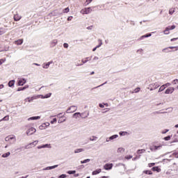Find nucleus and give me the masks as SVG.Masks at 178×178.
I'll return each mask as SVG.
<instances>
[{"instance_id": "1", "label": "nucleus", "mask_w": 178, "mask_h": 178, "mask_svg": "<svg viewBox=\"0 0 178 178\" xmlns=\"http://www.w3.org/2000/svg\"><path fill=\"white\" fill-rule=\"evenodd\" d=\"M76 115H79V118H81L82 119H86V118H88V115H90L88 113L84 112V113H75L73 114V116H76Z\"/></svg>"}, {"instance_id": "2", "label": "nucleus", "mask_w": 178, "mask_h": 178, "mask_svg": "<svg viewBox=\"0 0 178 178\" xmlns=\"http://www.w3.org/2000/svg\"><path fill=\"white\" fill-rule=\"evenodd\" d=\"M38 144V140H35L33 143H29V145L25 146V149H30V148H33V147H35Z\"/></svg>"}, {"instance_id": "3", "label": "nucleus", "mask_w": 178, "mask_h": 178, "mask_svg": "<svg viewBox=\"0 0 178 178\" xmlns=\"http://www.w3.org/2000/svg\"><path fill=\"white\" fill-rule=\"evenodd\" d=\"M37 131V129L34 127H31L26 131V136H33V133H35Z\"/></svg>"}, {"instance_id": "4", "label": "nucleus", "mask_w": 178, "mask_h": 178, "mask_svg": "<svg viewBox=\"0 0 178 178\" xmlns=\"http://www.w3.org/2000/svg\"><path fill=\"white\" fill-rule=\"evenodd\" d=\"M175 29H176V26L175 25H172L171 26H168L165 28V30L163 31V34H165L166 35H168L169 33H166V31H169L170 30H175Z\"/></svg>"}, {"instance_id": "5", "label": "nucleus", "mask_w": 178, "mask_h": 178, "mask_svg": "<svg viewBox=\"0 0 178 178\" xmlns=\"http://www.w3.org/2000/svg\"><path fill=\"white\" fill-rule=\"evenodd\" d=\"M175 91V88L173 87H169L165 91V94H173V92Z\"/></svg>"}, {"instance_id": "6", "label": "nucleus", "mask_w": 178, "mask_h": 178, "mask_svg": "<svg viewBox=\"0 0 178 178\" xmlns=\"http://www.w3.org/2000/svg\"><path fill=\"white\" fill-rule=\"evenodd\" d=\"M26 83H27V81L24 78L19 79L18 80V86H24V84H26Z\"/></svg>"}, {"instance_id": "7", "label": "nucleus", "mask_w": 178, "mask_h": 178, "mask_svg": "<svg viewBox=\"0 0 178 178\" xmlns=\"http://www.w3.org/2000/svg\"><path fill=\"white\" fill-rule=\"evenodd\" d=\"M112 168H113V163H106V165H104V168L105 169V170H111V169H112Z\"/></svg>"}, {"instance_id": "8", "label": "nucleus", "mask_w": 178, "mask_h": 178, "mask_svg": "<svg viewBox=\"0 0 178 178\" xmlns=\"http://www.w3.org/2000/svg\"><path fill=\"white\" fill-rule=\"evenodd\" d=\"M38 98H40V96H33L32 97H27L28 99V102H33V101H34V99H38Z\"/></svg>"}, {"instance_id": "9", "label": "nucleus", "mask_w": 178, "mask_h": 178, "mask_svg": "<svg viewBox=\"0 0 178 178\" xmlns=\"http://www.w3.org/2000/svg\"><path fill=\"white\" fill-rule=\"evenodd\" d=\"M56 168H58V165L47 167L44 168L43 170H52V169H55Z\"/></svg>"}, {"instance_id": "10", "label": "nucleus", "mask_w": 178, "mask_h": 178, "mask_svg": "<svg viewBox=\"0 0 178 178\" xmlns=\"http://www.w3.org/2000/svg\"><path fill=\"white\" fill-rule=\"evenodd\" d=\"M92 12V8L89 7V8H85L86 15H88V13H91Z\"/></svg>"}, {"instance_id": "11", "label": "nucleus", "mask_w": 178, "mask_h": 178, "mask_svg": "<svg viewBox=\"0 0 178 178\" xmlns=\"http://www.w3.org/2000/svg\"><path fill=\"white\" fill-rule=\"evenodd\" d=\"M162 147V145H159V146H154L153 147H151L150 149L151 151H157V149H161V148Z\"/></svg>"}, {"instance_id": "12", "label": "nucleus", "mask_w": 178, "mask_h": 178, "mask_svg": "<svg viewBox=\"0 0 178 178\" xmlns=\"http://www.w3.org/2000/svg\"><path fill=\"white\" fill-rule=\"evenodd\" d=\"M41 119V117L40 116H34V117H31L29 118H28V120H38Z\"/></svg>"}, {"instance_id": "13", "label": "nucleus", "mask_w": 178, "mask_h": 178, "mask_svg": "<svg viewBox=\"0 0 178 178\" xmlns=\"http://www.w3.org/2000/svg\"><path fill=\"white\" fill-rule=\"evenodd\" d=\"M51 95H52V93H48V94L45 95L44 96L39 95V97H40L42 99H44V98H50Z\"/></svg>"}, {"instance_id": "14", "label": "nucleus", "mask_w": 178, "mask_h": 178, "mask_svg": "<svg viewBox=\"0 0 178 178\" xmlns=\"http://www.w3.org/2000/svg\"><path fill=\"white\" fill-rule=\"evenodd\" d=\"M48 127V126H49V122H45V123H44V124H42V125H40V127H39V129H40V130H42V129H44V127Z\"/></svg>"}, {"instance_id": "15", "label": "nucleus", "mask_w": 178, "mask_h": 178, "mask_svg": "<svg viewBox=\"0 0 178 178\" xmlns=\"http://www.w3.org/2000/svg\"><path fill=\"white\" fill-rule=\"evenodd\" d=\"M8 31V29L4 28H0V35H3V34H5Z\"/></svg>"}, {"instance_id": "16", "label": "nucleus", "mask_w": 178, "mask_h": 178, "mask_svg": "<svg viewBox=\"0 0 178 178\" xmlns=\"http://www.w3.org/2000/svg\"><path fill=\"white\" fill-rule=\"evenodd\" d=\"M22 19V17L19 16V15L16 14L14 15V20L15 22H19Z\"/></svg>"}, {"instance_id": "17", "label": "nucleus", "mask_w": 178, "mask_h": 178, "mask_svg": "<svg viewBox=\"0 0 178 178\" xmlns=\"http://www.w3.org/2000/svg\"><path fill=\"white\" fill-rule=\"evenodd\" d=\"M152 170H153V172H157L159 173V172H161V168H159V167H153Z\"/></svg>"}, {"instance_id": "18", "label": "nucleus", "mask_w": 178, "mask_h": 178, "mask_svg": "<svg viewBox=\"0 0 178 178\" xmlns=\"http://www.w3.org/2000/svg\"><path fill=\"white\" fill-rule=\"evenodd\" d=\"M51 63H53L52 61L48 62L44 65H43V69H48V67H49V65H51Z\"/></svg>"}, {"instance_id": "19", "label": "nucleus", "mask_w": 178, "mask_h": 178, "mask_svg": "<svg viewBox=\"0 0 178 178\" xmlns=\"http://www.w3.org/2000/svg\"><path fill=\"white\" fill-rule=\"evenodd\" d=\"M77 111V106H71V113L76 112Z\"/></svg>"}, {"instance_id": "20", "label": "nucleus", "mask_w": 178, "mask_h": 178, "mask_svg": "<svg viewBox=\"0 0 178 178\" xmlns=\"http://www.w3.org/2000/svg\"><path fill=\"white\" fill-rule=\"evenodd\" d=\"M15 42L16 45H22V44H23V39L17 40Z\"/></svg>"}, {"instance_id": "21", "label": "nucleus", "mask_w": 178, "mask_h": 178, "mask_svg": "<svg viewBox=\"0 0 178 178\" xmlns=\"http://www.w3.org/2000/svg\"><path fill=\"white\" fill-rule=\"evenodd\" d=\"M51 15L52 16H59V15H60V13L58 12V10H56L51 13Z\"/></svg>"}, {"instance_id": "22", "label": "nucleus", "mask_w": 178, "mask_h": 178, "mask_svg": "<svg viewBox=\"0 0 178 178\" xmlns=\"http://www.w3.org/2000/svg\"><path fill=\"white\" fill-rule=\"evenodd\" d=\"M150 87H152L154 90H156L159 87L158 83H152L150 84Z\"/></svg>"}, {"instance_id": "23", "label": "nucleus", "mask_w": 178, "mask_h": 178, "mask_svg": "<svg viewBox=\"0 0 178 178\" xmlns=\"http://www.w3.org/2000/svg\"><path fill=\"white\" fill-rule=\"evenodd\" d=\"M118 137H119V135L115 134V135H113V136H110L109 140H111V141H112V140L118 138Z\"/></svg>"}, {"instance_id": "24", "label": "nucleus", "mask_w": 178, "mask_h": 178, "mask_svg": "<svg viewBox=\"0 0 178 178\" xmlns=\"http://www.w3.org/2000/svg\"><path fill=\"white\" fill-rule=\"evenodd\" d=\"M101 171H102L101 169H97V170L93 171V172H92V175H99V173H101Z\"/></svg>"}, {"instance_id": "25", "label": "nucleus", "mask_w": 178, "mask_h": 178, "mask_svg": "<svg viewBox=\"0 0 178 178\" xmlns=\"http://www.w3.org/2000/svg\"><path fill=\"white\" fill-rule=\"evenodd\" d=\"M162 52H165V54H168V52H172V51L169 47H166L162 49Z\"/></svg>"}, {"instance_id": "26", "label": "nucleus", "mask_w": 178, "mask_h": 178, "mask_svg": "<svg viewBox=\"0 0 178 178\" xmlns=\"http://www.w3.org/2000/svg\"><path fill=\"white\" fill-rule=\"evenodd\" d=\"M176 12V8H172L169 10V15H173Z\"/></svg>"}, {"instance_id": "27", "label": "nucleus", "mask_w": 178, "mask_h": 178, "mask_svg": "<svg viewBox=\"0 0 178 178\" xmlns=\"http://www.w3.org/2000/svg\"><path fill=\"white\" fill-rule=\"evenodd\" d=\"M58 44V40H53L51 42V47H55Z\"/></svg>"}, {"instance_id": "28", "label": "nucleus", "mask_w": 178, "mask_h": 178, "mask_svg": "<svg viewBox=\"0 0 178 178\" xmlns=\"http://www.w3.org/2000/svg\"><path fill=\"white\" fill-rule=\"evenodd\" d=\"M90 141H97V140H98V137L95 136H92V137H90L89 138Z\"/></svg>"}, {"instance_id": "29", "label": "nucleus", "mask_w": 178, "mask_h": 178, "mask_svg": "<svg viewBox=\"0 0 178 178\" xmlns=\"http://www.w3.org/2000/svg\"><path fill=\"white\" fill-rule=\"evenodd\" d=\"M15 86V80H11L8 82V87H13Z\"/></svg>"}, {"instance_id": "30", "label": "nucleus", "mask_w": 178, "mask_h": 178, "mask_svg": "<svg viewBox=\"0 0 178 178\" xmlns=\"http://www.w3.org/2000/svg\"><path fill=\"white\" fill-rule=\"evenodd\" d=\"M79 152H84V149H76L74 150V154H79Z\"/></svg>"}, {"instance_id": "31", "label": "nucleus", "mask_w": 178, "mask_h": 178, "mask_svg": "<svg viewBox=\"0 0 178 178\" xmlns=\"http://www.w3.org/2000/svg\"><path fill=\"white\" fill-rule=\"evenodd\" d=\"M10 155V152H7V153H5L3 154H2V158H8V156H9Z\"/></svg>"}, {"instance_id": "32", "label": "nucleus", "mask_w": 178, "mask_h": 178, "mask_svg": "<svg viewBox=\"0 0 178 178\" xmlns=\"http://www.w3.org/2000/svg\"><path fill=\"white\" fill-rule=\"evenodd\" d=\"M143 173H145V175H152V171H151V170H145V171H143Z\"/></svg>"}, {"instance_id": "33", "label": "nucleus", "mask_w": 178, "mask_h": 178, "mask_svg": "<svg viewBox=\"0 0 178 178\" xmlns=\"http://www.w3.org/2000/svg\"><path fill=\"white\" fill-rule=\"evenodd\" d=\"M165 88H166V87H165V86H161L160 87V88L159 89V92H161V91H163V90H165Z\"/></svg>"}, {"instance_id": "34", "label": "nucleus", "mask_w": 178, "mask_h": 178, "mask_svg": "<svg viewBox=\"0 0 178 178\" xmlns=\"http://www.w3.org/2000/svg\"><path fill=\"white\" fill-rule=\"evenodd\" d=\"M68 175H74L76 173V170H69L67 172Z\"/></svg>"}, {"instance_id": "35", "label": "nucleus", "mask_w": 178, "mask_h": 178, "mask_svg": "<svg viewBox=\"0 0 178 178\" xmlns=\"http://www.w3.org/2000/svg\"><path fill=\"white\" fill-rule=\"evenodd\" d=\"M106 83H108L107 81L104 82V83L101 84L100 86H98L97 87H95L93 88H92V90H95V88H98L99 87H102V86H105V84H106Z\"/></svg>"}, {"instance_id": "36", "label": "nucleus", "mask_w": 178, "mask_h": 178, "mask_svg": "<svg viewBox=\"0 0 178 178\" xmlns=\"http://www.w3.org/2000/svg\"><path fill=\"white\" fill-rule=\"evenodd\" d=\"M90 161H91L90 159H85L83 161H81V163H88V162H90Z\"/></svg>"}, {"instance_id": "37", "label": "nucleus", "mask_w": 178, "mask_h": 178, "mask_svg": "<svg viewBox=\"0 0 178 178\" xmlns=\"http://www.w3.org/2000/svg\"><path fill=\"white\" fill-rule=\"evenodd\" d=\"M143 152H145V149H138L137 151V154H143Z\"/></svg>"}, {"instance_id": "38", "label": "nucleus", "mask_w": 178, "mask_h": 178, "mask_svg": "<svg viewBox=\"0 0 178 178\" xmlns=\"http://www.w3.org/2000/svg\"><path fill=\"white\" fill-rule=\"evenodd\" d=\"M120 136H126L127 134V131H120L119 132Z\"/></svg>"}, {"instance_id": "39", "label": "nucleus", "mask_w": 178, "mask_h": 178, "mask_svg": "<svg viewBox=\"0 0 178 178\" xmlns=\"http://www.w3.org/2000/svg\"><path fill=\"white\" fill-rule=\"evenodd\" d=\"M69 10H70V9L67 7L63 10V13H69Z\"/></svg>"}, {"instance_id": "40", "label": "nucleus", "mask_w": 178, "mask_h": 178, "mask_svg": "<svg viewBox=\"0 0 178 178\" xmlns=\"http://www.w3.org/2000/svg\"><path fill=\"white\" fill-rule=\"evenodd\" d=\"M66 113H72V106L69 107L66 111Z\"/></svg>"}, {"instance_id": "41", "label": "nucleus", "mask_w": 178, "mask_h": 178, "mask_svg": "<svg viewBox=\"0 0 178 178\" xmlns=\"http://www.w3.org/2000/svg\"><path fill=\"white\" fill-rule=\"evenodd\" d=\"M98 41H99V45L96 46V47L99 48L101 45H102V40H99Z\"/></svg>"}, {"instance_id": "42", "label": "nucleus", "mask_w": 178, "mask_h": 178, "mask_svg": "<svg viewBox=\"0 0 178 178\" xmlns=\"http://www.w3.org/2000/svg\"><path fill=\"white\" fill-rule=\"evenodd\" d=\"M98 41H99V45L96 46V47L99 48L101 45H102V40H99Z\"/></svg>"}, {"instance_id": "43", "label": "nucleus", "mask_w": 178, "mask_h": 178, "mask_svg": "<svg viewBox=\"0 0 178 178\" xmlns=\"http://www.w3.org/2000/svg\"><path fill=\"white\" fill-rule=\"evenodd\" d=\"M170 49H175L174 51H178V47H169Z\"/></svg>"}, {"instance_id": "44", "label": "nucleus", "mask_w": 178, "mask_h": 178, "mask_svg": "<svg viewBox=\"0 0 178 178\" xmlns=\"http://www.w3.org/2000/svg\"><path fill=\"white\" fill-rule=\"evenodd\" d=\"M165 141H169L170 140V136H168L166 137H164Z\"/></svg>"}, {"instance_id": "45", "label": "nucleus", "mask_w": 178, "mask_h": 178, "mask_svg": "<svg viewBox=\"0 0 178 178\" xmlns=\"http://www.w3.org/2000/svg\"><path fill=\"white\" fill-rule=\"evenodd\" d=\"M172 156H175V158H178V152H174L172 153Z\"/></svg>"}, {"instance_id": "46", "label": "nucleus", "mask_w": 178, "mask_h": 178, "mask_svg": "<svg viewBox=\"0 0 178 178\" xmlns=\"http://www.w3.org/2000/svg\"><path fill=\"white\" fill-rule=\"evenodd\" d=\"M145 35V38H148V37H151L152 35L151 33H147Z\"/></svg>"}, {"instance_id": "47", "label": "nucleus", "mask_w": 178, "mask_h": 178, "mask_svg": "<svg viewBox=\"0 0 178 178\" xmlns=\"http://www.w3.org/2000/svg\"><path fill=\"white\" fill-rule=\"evenodd\" d=\"M163 86H164V87H165V88H166V87H170V86H172V83H165V84H164V85H163Z\"/></svg>"}, {"instance_id": "48", "label": "nucleus", "mask_w": 178, "mask_h": 178, "mask_svg": "<svg viewBox=\"0 0 178 178\" xmlns=\"http://www.w3.org/2000/svg\"><path fill=\"white\" fill-rule=\"evenodd\" d=\"M149 168H152V166H155V163H150L148 164Z\"/></svg>"}, {"instance_id": "49", "label": "nucleus", "mask_w": 178, "mask_h": 178, "mask_svg": "<svg viewBox=\"0 0 178 178\" xmlns=\"http://www.w3.org/2000/svg\"><path fill=\"white\" fill-rule=\"evenodd\" d=\"M168 131H169V129H165V130L162 131L161 134H166V133H168Z\"/></svg>"}, {"instance_id": "50", "label": "nucleus", "mask_w": 178, "mask_h": 178, "mask_svg": "<svg viewBox=\"0 0 178 178\" xmlns=\"http://www.w3.org/2000/svg\"><path fill=\"white\" fill-rule=\"evenodd\" d=\"M88 61V57L86 58V60H82L81 62L83 64L84 63H87V62Z\"/></svg>"}, {"instance_id": "51", "label": "nucleus", "mask_w": 178, "mask_h": 178, "mask_svg": "<svg viewBox=\"0 0 178 178\" xmlns=\"http://www.w3.org/2000/svg\"><path fill=\"white\" fill-rule=\"evenodd\" d=\"M177 83H178V79H174V80L172 81V84H173V85L176 84Z\"/></svg>"}, {"instance_id": "52", "label": "nucleus", "mask_w": 178, "mask_h": 178, "mask_svg": "<svg viewBox=\"0 0 178 178\" xmlns=\"http://www.w3.org/2000/svg\"><path fill=\"white\" fill-rule=\"evenodd\" d=\"M25 88H18V89L17 90V91H24Z\"/></svg>"}, {"instance_id": "53", "label": "nucleus", "mask_w": 178, "mask_h": 178, "mask_svg": "<svg viewBox=\"0 0 178 178\" xmlns=\"http://www.w3.org/2000/svg\"><path fill=\"white\" fill-rule=\"evenodd\" d=\"M144 38H145V36L143 35L138 39V41H141V40H144Z\"/></svg>"}, {"instance_id": "54", "label": "nucleus", "mask_w": 178, "mask_h": 178, "mask_svg": "<svg viewBox=\"0 0 178 178\" xmlns=\"http://www.w3.org/2000/svg\"><path fill=\"white\" fill-rule=\"evenodd\" d=\"M56 118H54L53 119V120H51V122H50V123L51 124H54V123H55V122H56Z\"/></svg>"}, {"instance_id": "55", "label": "nucleus", "mask_w": 178, "mask_h": 178, "mask_svg": "<svg viewBox=\"0 0 178 178\" xmlns=\"http://www.w3.org/2000/svg\"><path fill=\"white\" fill-rule=\"evenodd\" d=\"M50 145L49 144H46V145H43V147L44 148H51V147H49Z\"/></svg>"}, {"instance_id": "56", "label": "nucleus", "mask_w": 178, "mask_h": 178, "mask_svg": "<svg viewBox=\"0 0 178 178\" xmlns=\"http://www.w3.org/2000/svg\"><path fill=\"white\" fill-rule=\"evenodd\" d=\"M65 177H67V176H66V175H65V174H63V175H60V176L58 177V178H65Z\"/></svg>"}, {"instance_id": "57", "label": "nucleus", "mask_w": 178, "mask_h": 178, "mask_svg": "<svg viewBox=\"0 0 178 178\" xmlns=\"http://www.w3.org/2000/svg\"><path fill=\"white\" fill-rule=\"evenodd\" d=\"M63 47H64V48H69V44H67V43H64V44H63Z\"/></svg>"}, {"instance_id": "58", "label": "nucleus", "mask_w": 178, "mask_h": 178, "mask_svg": "<svg viewBox=\"0 0 178 178\" xmlns=\"http://www.w3.org/2000/svg\"><path fill=\"white\" fill-rule=\"evenodd\" d=\"M126 159H131V158H133V156L129 155V156H125Z\"/></svg>"}, {"instance_id": "59", "label": "nucleus", "mask_w": 178, "mask_h": 178, "mask_svg": "<svg viewBox=\"0 0 178 178\" xmlns=\"http://www.w3.org/2000/svg\"><path fill=\"white\" fill-rule=\"evenodd\" d=\"M118 151V152H122V151H124V149H123L122 147H119Z\"/></svg>"}, {"instance_id": "60", "label": "nucleus", "mask_w": 178, "mask_h": 178, "mask_svg": "<svg viewBox=\"0 0 178 178\" xmlns=\"http://www.w3.org/2000/svg\"><path fill=\"white\" fill-rule=\"evenodd\" d=\"M72 19H73V16H70L67 18L68 22H72Z\"/></svg>"}, {"instance_id": "61", "label": "nucleus", "mask_w": 178, "mask_h": 178, "mask_svg": "<svg viewBox=\"0 0 178 178\" xmlns=\"http://www.w3.org/2000/svg\"><path fill=\"white\" fill-rule=\"evenodd\" d=\"M5 141H10V136H7V137H6V138H5Z\"/></svg>"}, {"instance_id": "62", "label": "nucleus", "mask_w": 178, "mask_h": 178, "mask_svg": "<svg viewBox=\"0 0 178 178\" xmlns=\"http://www.w3.org/2000/svg\"><path fill=\"white\" fill-rule=\"evenodd\" d=\"M81 13H82V15H86V10H85V8L81 10Z\"/></svg>"}, {"instance_id": "63", "label": "nucleus", "mask_w": 178, "mask_h": 178, "mask_svg": "<svg viewBox=\"0 0 178 178\" xmlns=\"http://www.w3.org/2000/svg\"><path fill=\"white\" fill-rule=\"evenodd\" d=\"M177 40H178V38H175L171 39L170 41L172 42H173V41H177Z\"/></svg>"}, {"instance_id": "64", "label": "nucleus", "mask_w": 178, "mask_h": 178, "mask_svg": "<svg viewBox=\"0 0 178 178\" xmlns=\"http://www.w3.org/2000/svg\"><path fill=\"white\" fill-rule=\"evenodd\" d=\"M4 62H5V60L0 59V66H1V65H2V63H4Z\"/></svg>"}]
</instances>
